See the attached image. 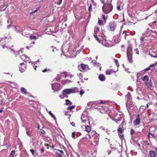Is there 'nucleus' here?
Instances as JSON below:
<instances>
[{"instance_id":"obj_1","label":"nucleus","mask_w":157,"mask_h":157,"mask_svg":"<svg viewBox=\"0 0 157 157\" xmlns=\"http://www.w3.org/2000/svg\"><path fill=\"white\" fill-rule=\"evenodd\" d=\"M151 34V30H150L148 28H147L145 32L142 34V36L140 37V40L141 42H142L145 40H147V39L145 38L149 36Z\"/></svg>"},{"instance_id":"obj_2","label":"nucleus","mask_w":157,"mask_h":157,"mask_svg":"<svg viewBox=\"0 0 157 157\" xmlns=\"http://www.w3.org/2000/svg\"><path fill=\"white\" fill-rule=\"evenodd\" d=\"M109 116L113 120L115 121L117 123H119V122L121 121L122 119H123V115L122 114H117L114 117L110 116V114H109Z\"/></svg>"},{"instance_id":"obj_3","label":"nucleus","mask_w":157,"mask_h":157,"mask_svg":"<svg viewBox=\"0 0 157 157\" xmlns=\"http://www.w3.org/2000/svg\"><path fill=\"white\" fill-rule=\"evenodd\" d=\"M127 56L128 59V62L130 63H132L133 62V60L132 59V52L131 48L128 47L127 49Z\"/></svg>"},{"instance_id":"obj_4","label":"nucleus","mask_w":157,"mask_h":157,"mask_svg":"<svg viewBox=\"0 0 157 157\" xmlns=\"http://www.w3.org/2000/svg\"><path fill=\"white\" fill-rule=\"evenodd\" d=\"M113 9L112 6L110 4H108L105 8H104V6H103L102 10L105 13H107L111 12Z\"/></svg>"},{"instance_id":"obj_5","label":"nucleus","mask_w":157,"mask_h":157,"mask_svg":"<svg viewBox=\"0 0 157 157\" xmlns=\"http://www.w3.org/2000/svg\"><path fill=\"white\" fill-rule=\"evenodd\" d=\"M77 88H75V90L72 89H66L64 90L63 91V94H69L71 93H74L77 92Z\"/></svg>"},{"instance_id":"obj_6","label":"nucleus","mask_w":157,"mask_h":157,"mask_svg":"<svg viewBox=\"0 0 157 157\" xmlns=\"http://www.w3.org/2000/svg\"><path fill=\"white\" fill-rule=\"evenodd\" d=\"M78 68L80 71H82L88 70L89 66L87 65L81 64L78 66Z\"/></svg>"},{"instance_id":"obj_7","label":"nucleus","mask_w":157,"mask_h":157,"mask_svg":"<svg viewBox=\"0 0 157 157\" xmlns=\"http://www.w3.org/2000/svg\"><path fill=\"white\" fill-rule=\"evenodd\" d=\"M60 85L59 83H55L52 85V89L54 92L59 90L60 89Z\"/></svg>"},{"instance_id":"obj_8","label":"nucleus","mask_w":157,"mask_h":157,"mask_svg":"<svg viewBox=\"0 0 157 157\" xmlns=\"http://www.w3.org/2000/svg\"><path fill=\"white\" fill-rule=\"evenodd\" d=\"M109 30L114 31L116 28V24L115 22H113L110 23L109 25Z\"/></svg>"},{"instance_id":"obj_9","label":"nucleus","mask_w":157,"mask_h":157,"mask_svg":"<svg viewBox=\"0 0 157 157\" xmlns=\"http://www.w3.org/2000/svg\"><path fill=\"white\" fill-rule=\"evenodd\" d=\"M21 66L19 67V70L21 72H24L26 70L25 66L23 63H20Z\"/></svg>"},{"instance_id":"obj_10","label":"nucleus","mask_w":157,"mask_h":157,"mask_svg":"<svg viewBox=\"0 0 157 157\" xmlns=\"http://www.w3.org/2000/svg\"><path fill=\"white\" fill-rule=\"evenodd\" d=\"M116 72L115 71H113V70L112 69H109L108 70H107L106 71V74L107 75H110L111 74L114 73H115Z\"/></svg>"},{"instance_id":"obj_11","label":"nucleus","mask_w":157,"mask_h":157,"mask_svg":"<svg viewBox=\"0 0 157 157\" xmlns=\"http://www.w3.org/2000/svg\"><path fill=\"white\" fill-rule=\"evenodd\" d=\"M62 75H64L65 76V78L67 77H69L71 78L73 76L70 75L69 73L66 72H63L61 74Z\"/></svg>"},{"instance_id":"obj_12","label":"nucleus","mask_w":157,"mask_h":157,"mask_svg":"<svg viewBox=\"0 0 157 157\" xmlns=\"http://www.w3.org/2000/svg\"><path fill=\"white\" fill-rule=\"evenodd\" d=\"M149 155L151 157H155L156 156L155 151H149Z\"/></svg>"},{"instance_id":"obj_13","label":"nucleus","mask_w":157,"mask_h":157,"mask_svg":"<svg viewBox=\"0 0 157 157\" xmlns=\"http://www.w3.org/2000/svg\"><path fill=\"white\" fill-rule=\"evenodd\" d=\"M99 79L101 81H104L105 79V77L103 75H100L98 77Z\"/></svg>"},{"instance_id":"obj_14","label":"nucleus","mask_w":157,"mask_h":157,"mask_svg":"<svg viewBox=\"0 0 157 157\" xmlns=\"http://www.w3.org/2000/svg\"><path fill=\"white\" fill-rule=\"evenodd\" d=\"M126 98L127 99L128 102L130 101L131 100V95L130 94L128 93L126 96Z\"/></svg>"},{"instance_id":"obj_15","label":"nucleus","mask_w":157,"mask_h":157,"mask_svg":"<svg viewBox=\"0 0 157 157\" xmlns=\"http://www.w3.org/2000/svg\"><path fill=\"white\" fill-rule=\"evenodd\" d=\"M140 119L139 118H137L136 120L134 121L135 124L136 125H139L140 123Z\"/></svg>"},{"instance_id":"obj_16","label":"nucleus","mask_w":157,"mask_h":157,"mask_svg":"<svg viewBox=\"0 0 157 157\" xmlns=\"http://www.w3.org/2000/svg\"><path fill=\"white\" fill-rule=\"evenodd\" d=\"M154 64H151V65H150L147 68L145 69L144 70V71H148L149 70H151V67H154Z\"/></svg>"},{"instance_id":"obj_17","label":"nucleus","mask_w":157,"mask_h":157,"mask_svg":"<svg viewBox=\"0 0 157 157\" xmlns=\"http://www.w3.org/2000/svg\"><path fill=\"white\" fill-rule=\"evenodd\" d=\"M62 73H61L59 75H58V77L56 78V79L57 80H58V79H61L62 77H64L65 78V76L64 75H61Z\"/></svg>"},{"instance_id":"obj_18","label":"nucleus","mask_w":157,"mask_h":157,"mask_svg":"<svg viewBox=\"0 0 157 157\" xmlns=\"http://www.w3.org/2000/svg\"><path fill=\"white\" fill-rule=\"evenodd\" d=\"M91 128L88 126H87L85 127V131L87 132H89L91 131Z\"/></svg>"},{"instance_id":"obj_19","label":"nucleus","mask_w":157,"mask_h":157,"mask_svg":"<svg viewBox=\"0 0 157 157\" xmlns=\"http://www.w3.org/2000/svg\"><path fill=\"white\" fill-rule=\"evenodd\" d=\"M21 59L23 61H25L26 59L28 58V57L25 55L20 56Z\"/></svg>"},{"instance_id":"obj_20","label":"nucleus","mask_w":157,"mask_h":157,"mask_svg":"<svg viewBox=\"0 0 157 157\" xmlns=\"http://www.w3.org/2000/svg\"><path fill=\"white\" fill-rule=\"evenodd\" d=\"M149 79V77L147 75L144 76L142 78L143 81H148Z\"/></svg>"},{"instance_id":"obj_21","label":"nucleus","mask_w":157,"mask_h":157,"mask_svg":"<svg viewBox=\"0 0 157 157\" xmlns=\"http://www.w3.org/2000/svg\"><path fill=\"white\" fill-rule=\"evenodd\" d=\"M21 90L24 94H27V90L26 89L23 87H21Z\"/></svg>"},{"instance_id":"obj_22","label":"nucleus","mask_w":157,"mask_h":157,"mask_svg":"<svg viewBox=\"0 0 157 157\" xmlns=\"http://www.w3.org/2000/svg\"><path fill=\"white\" fill-rule=\"evenodd\" d=\"M99 31V28L96 26H95L94 28V34H95V35H96L97 33H98V32Z\"/></svg>"},{"instance_id":"obj_23","label":"nucleus","mask_w":157,"mask_h":157,"mask_svg":"<svg viewBox=\"0 0 157 157\" xmlns=\"http://www.w3.org/2000/svg\"><path fill=\"white\" fill-rule=\"evenodd\" d=\"M30 40H32L33 39H35V40H36V39H38V37H37L36 36H32V35H31L30 36Z\"/></svg>"},{"instance_id":"obj_24","label":"nucleus","mask_w":157,"mask_h":157,"mask_svg":"<svg viewBox=\"0 0 157 157\" xmlns=\"http://www.w3.org/2000/svg\"><path fill=\"white\" fill-rule=\"evenodd\" d=\"M91 62L93 63V64L94 66H97L98 67H100L101 66V64L98 63L96 62H93V61H92Z\"/></svg>"},{"instance_id":"obj_25","label":"nucleus","mask_w":157,"mask_h":157,"mask_svg":"<svg viewBox=\"0 0 157 157\" xmlns=\"http://www.w3.org/2000/svg\"><path fill=\"white\" fill-rule=\"evenodd\" d=\"M30 151L32 153L33 155H35L36 154V152L33 149L30 150Z\"/></svg>"},{"instance_id":"obj_26","label":"nucleus","mask_w":157,"mask_h":157,"mask_svg":"<svg viewBox=\"0 0 157 157\" xmlns=\"http://www.w3.org/2000/svg\"><path fill=\"white\" fill-rule=\"evenodd\" d=\"M49 114L53 117L54 118V119L55 120H56V117L53 114L51 111H50L49 112Z\"/></svg>"},{"instance_id":"obj_27","label":"nucleus","mask_w":157,"mask_h":157,"mask_svg":"<svg viewBox=\"0 0 157 157\" xmlns=\"http://www.w3.org/2000/svg\"><path fill=\"white\" fill-rule=\"evenodd\" d=\"M107 16H105V15L104 14L102 15V18L103 19V21H104L105 23L106 19Z\"/></svg>"},{"instance_id":"obj_28","label":"nucleus","mask_w":157,"mask_h":157,"mask_svg":"<svg viewBox=\"0 0 157 157\" xmlns=\"http://www.w3.org/2000/svg\"><path fill=\"white\" fill-rule=\"evenodd\" d=\"M65 101L66 102V104L67 105H72L71 102L68 100H66Z\"/></svg>"},{"instance_id":"obj_29","label":"nucleus","mask_w":157,"mask_h":157,"mask_svg":"<svg viewBox=\"0 0 157 157\" xmlns=\"http://www.w3.org/2000/svg\"><path fill=\"white\" fill-rule=\"evenodd\" d=\"M95 102H89L87 103V105L88 106H89L90 107L93 104H94V103Z\"/></svg>"},{"instance_id":"obj_30","label":"nucleus","mask_w":157,"mask_h":157,"mask_svg":"<svg viewBox=\"0 0 157 157\" xmlns=\"http://www.w3.org/2000/svg\"><path fill=\"white\" fill-rule=\"evenodd\" d=\"M75 107V106L73 105L71 106H69V107H67V109L71 110L74 108Z\"/></svg>"},{"instance_id":"obj_31","label":"nucleus","mask_w":157,"mask_h":157,"mask_svg":"<svg viewBox=\"0 0 157 157\" xmlns=\"http://www.w3.org/2000/svg\"><path fill=\"white\" fill-rule=\"evenodd\" d=\"M146 84L148 87H149V88L151 87V86H152V83L151 82H147Z\"/></svg>"},{"instance_id":"obj_32","label":"nucleus","mask_w":157,"mask_h":157,"mask_svg":"<svg viewBox=\"0 0 157 157\" xmlns=\"http://www.w3.org/2000/svg\"><path fill=\"white\" fill-rule=\"evenodd\" d=\"M94 37L96 39V40H97L98 42L99 43H100L101 42V41L97 37V35H95V34H94Z\"/></svg>"},{"instance_id":"obj_33","label":"nucleus","mask_w":157,"mask_h":157,"mask_svg":"<svg viewBox=\"0 0 157 157\" xmlns=\"http://www.w3.org/2000/svg\"><path fill=\"white\" fill-rule=\"evenodd\" d=\"M15 153V151H11V153L10 155V157H13Z\"/></svg>"},{"instance_id":"obj_34","label":"nucleus","mask_w":157,"mask_h":157,"mask_svg":"<svg viewBox=\"0 0 157 157\" xmlns=\"http://www.w3.org/2000/svg\"><path fill=\"white\" fill-rule=\"evenodd\" d=\"M117 131L118 132L120 133H121L123 132L122 129V128H118Z\"/></svg>"},{"instance_id":"obj_35","label":"nucleus","mask_w":157,"mask_h":157,"mask_svg":"<svg viewBox=\"0 0 157 157\" xmlns=\"http://www.w3.org/2000/svg\"><path fill=\"white\" fill-rule=\"evenodd\" d=\"M71 136L73 138L75 139L76 138L75 135V132H73L72 133Z\"/></svg>"},{"instance_id":"obj_36","label":"nucleus","mask_w":157,"mask_h":157,"mask_svg":"<svg viewBox=\"0 0 157 157\" xmlns=\"http://www.w3.org/2000/svg\"><path fill=\"white\" fill-rule=\"evenodd\" d=\"M114 61L115 62V63L116 64V65L117 66V67H118L119 66V64L118 63V62L117 60V59H114Z\"/></svg>"},{"instance_id":"obj_37","label":"nucleus","mask_w":157,"mask_h":157,"mask_svg":"<svg viewBox=\"0 0 157 157\" xmlns=\"http://www.w3.org/2000/svg\"><path fill=\"white\" fill-rule=\"evenodd\" d=\"M98 23L100 25L103 24V22L101 20H100L99 19L98 20Z\"/></svg>"},{"instance_id":"obj_38","label":"nucleus","mask_w":157,"mask_h":157,"mask_svg":"<svg viewBox=\"0 0 157 157\" xmlns=\"http://www.w3.org/2000/svg\"><path fill=\"white\" fill-rule=\"evenodd\" d=\"M56 155L57 157H62V155L61 154L59 153L58 152L56 153Z\"/></svg>"},{"instance_id":"obj_39","label":"nucleus","mask_w":157,"mask_h":157,"mask_svg":"<svg viewBox=\"0 0 157 157\" xmlns=\"http://www.w3.org/2000/svg\"><path fill=\"white\" fill-rule=\"evenodd\" d=\"M39 9H40V7H38L37 8H36V9L34 11H33V12H31V13H36V12L38 10H39Z\"/></svg>"},{"instance_id":"obj_40","label":"nucleus","mask_w":157,"mask_h":157,"mask_svg":"<svg viewBox=\"0 0 157 157\" xmlns=\"http://www.w3.org/2000/svg\"><path fill=\"white\" fill-rule=\"evenodd\" d=\"M99 140V137L97 136V139L95 141V143L96 145H98V141Z\"/></svg>"},{"instance_id":"obj_41","label":"nucleus","mask_w":157,"mask_h":157,"mask_svg":"<svg viewBox=\"0 0 157 157\" xmlns=\"http://www.w3.org/2000/svg\"><path fill=\"white\" fill-rule=\"evenodd\" d=\"M84 93V91L83 90H80V95H82Z\"/></svg>"},{"instance_id":"obj_42","label":"nucleus","mask_w":157,"mask_h":157,"mask_svg":"<svg viewBox=\"0 0 157 157\" xmlns=\"http://www.w3.org/2000/svg\"><path fill=\"white\" fill-rule=\"evenodd\" d=\"M103 101L102 100H100L99 101H98L97 102V104H103Z\"/></svg>"},{"instance_id":"obj_43","label":"nucleus","mask_w":157,"mask_h":157,"mask_svg":"<svg viewBox=\"0 0 157 157\" xmlns=\"http://www.w3.org/2000/svg\"><path fill=\"white\" fill-rule=\"evenodd\" d=\"M131 134L132 135L135 133L134 131L132 129H131Z\"/></svg>"},{"instance_id":"obj_44","label":"nucleus","mask_w":157,"mask_h":157,"mask_svg":"<svg viewBox=\"0 0 157 157\" xmlns=\"http://www.w3.org/2000/svg\"><path fill=\"white\" fill-rule=\"evenodd\" d=\"M92 10V5L90 4L89 7V11L91 12Z\"/></svg>"},{"instance_id":"obj_45","label":"nucleus","mask_w":157,"mask_h":157,"mask_svg":"<svg viewBox=\"0 0 157 157\" xmlns=\"http://www.w3.org/2000/svg\"><path fill=\"white\" fill-rule=\"evenodd\" d=\"M105 131L108 134H109L110 133V131L108 129H105Z\"/></svg>"},{"instance_id":"obj_46","label":"nucleus","mask_w":157,"mask_h":157,"mask_svg":"<svg viewBox=\"0 0 157 157\" xmlns=\"http://www.w3.org/2000/svg\"><path fill=\"white\" fill-rule=\"evenodd\" d=\"M121 50L122 51H124V50H125L124 46H123V45H122L121 47Z\"/></svg>"},{"instance_id":"obj_47","label":"nucleus","mask_w":157,"mask_h":157,"mask_svg":"<svg viewBox=\"0 0 157 157\" xmlns=\"http://www.w3.org/2000/svg\"><path fill=\"white\" fill-rule=\"evenodd\" d=\"M135 51L136 52V53L138 55L139 54V52L138 51V49L137 48H136L135 49Z\"/></svg>"},{"instance_id":"obj_48","label":"nucleus","mask_w":157,"mask_h":157,"mask_svg":"<svg viewBox=\"0 0 157 157\" xmlns=\"http://www.w3.org/2000/svg\"><path fill=\"white\" fill-rule=\"evenodd\" d=\"M154 133L155 135H157V128L155 129Z\"/></svg>"},{"instance_id":"obj_49","label":"nucleus","mask_w":157,"mask_h":157,"mask_svg":"<svg viewBox=\"0 0 157 157\" xmlns=\"http://www.w3.org/2000/svg\"><path fill=\"white\" fill-rule=\"evenodd\" d=\"M58 151H59L63 155L64 154V153L63 151L62 150H57Z\"/></svg>"},{"instance_id":"obj_50","label":"nucleus","mask_w":157,"mask_h":157,"mask_svg":"<svg viewBox=\"0 0 157 157\" xmlns=\"http://www.w3.org/2000/svg\"><path fill=\"white\" fill-rule=\"evenodd\" d=\"M18 53L19 55L21 54H22V51L21 50H19L18 51Z\"/></svg>"},{"instance_id":"obj_51","label":"nucleus","mask_w":157,"mask_h":157,"mask_svg":"<svg viewBox=\"0 0 157 157\" xmlns=\"http://www.w3.org/2000/svg\"><path fill=\"white\" fill-rule=\"evenodd\" d=\"M49 69H45L44 70L42 71L44 72H46L47 71H49Z\"/></svg>"},{"instance_id":"obj_52","label":"nucleus","mask_w":157,"mask_h":157,"mask_svg":"<svg viewBox=\"0 0 157 157\" xmlns=\"http://www.w3.org/2000/svg\"><path fill=\"white\" fill-rule=\"evenodd\" d=\"M117 9L118 10H121V7H120V6H117Z\"/></svg>"},{"instance_id":"obj_53","label":"nucleus","mask_w":157,"mask_h":157,"mask_svg":"<svg viewBox=\"0 0 157 157\" xmlns=\"http://www.w3.org/2000/svg\"><path fill=\"white\" fill-rule=\"evenodd\" d=\"M71 123V125L72 126H75V123H74V122H72Z\"/></svg>"},{"instance_id":"obj_54","label":"nucleus","mask_w":157,"mask_h":157,"mask_svg":"<svg viewBox=\"0 0 157 157\" xmlns=\"http://www.w3.org/2000/svg\"><path fill=\"white\" fill-rule=\"evenodd\" d=\"M40 150L42 152H43L44 151V149L43 147H42V148L40 149Z\"/></svg>"},{"instance_id":"obj_55","label":"nucleus","mask_w":157,"mask_h":157,"mask_svg":"<svg viewBox=\"0 0 157 157\" xmlns=\"http://www.w3.org/2000/svg\"><path fill=\"white\" fill-rule=\"evenodd\" d=\"M63 0H60V2L58 3V5H59L61 3Z\"/></svg>"},{"instance_id":"obj_56","label":"nucleus","mask_w":157,"mask_h":157,"mask_svg":"<svg viewBox=\"0 0 157 157\" xmlns=\"http://www.w3.org/2000/svg\"><path fill=\"white\" fill-rule=\"evenodd\" d=\"M100 128H101L104 131H105V129L104 128H103L102 127H101Z\"/></svg>"},{"instance_id":"obj_57","label":"nucleus","mask_w":157,"mask_h":157,"mask_svg":"<svg viewBox=\"0 0 157 157\" xmlns=\"http://www.w3.org/2000/svg\"><path fill=\"white\" fill-rule=\"evenodd\" d=\"M81 119L82 120V121L83 122H85L86 121L85 120H84L82 118H81Z\"/></svg>"},{"instance_id":"obj_58","label":"nucleus","mask_w":157,"mask_h":157,"mask_svg":"<svg viewBox=\"0 0 157 157\" xmlns=\"http://www.w3.org/2000/svg\"><path fill=\"white\" fill-rule=\"evenodd\" d=\"M155 151L156 152L157 154V147H155L154 149Z\"/></svg>"},{"instance_id":"obj_59","label":"nucleus","mask_w":157,"mask_h":157,"mask_svg":"<svg viewBox=\"0 0 157 157\" xmlns=\"http://www.w3.org/2000/svg\"><path fill=\"white\" fill-rule=\"evenodd\" d=\"M100 1L102 3H104V1L103 0H100Z\"/></svg>"},{"instance_id":"obj_60","label":"nucleus","mask_w":157,"mask_h":157,"mask_svg":"<svg viewBox=\"0 0 157 157\" xmlns=\"http://www.w3.org/2000/svg\"><path fill=\"white\" fill-rule=\"evenodd\" d=\"M92 3H94V0H91Z\"/></svg>"},{"instance_id":"obj_61","label":"nucleus","mask_w":157,"mask_h":157,"mask_svg":"<svg viewBox=\"0 0 157 157\" xmlns=\"http://www.w3.org/2000/svg\"><path fill=\"white\" fill-rule=\"evenodd\" d=\"M124 33L125 34V35H126V32L125 31H124L123 32V33H122V34H123Z\"/></svg>"},{"instance_id":"obj_62","label":"nucleus","mask_w":157,"mask_h":157,"mask_svg":"<svg viewBox=\"0 0 157 157\" xmlns=\"http://www.w3.org/2000/svg\"><path fill=\"white\" fill-rule=\"evenodd\" d=\"M139 117H140L139 114H138V115H137V118H139Z\"/></svg>"},{"instance_id":"obj_63","label":"nucleus","mask_w":157,"mask_h":157,"mask_svg":"<svg viewBox=\"0 0 157 157\" xmlns=\"http://www.w3.org/2000/svg\"><path fill=\"white\" fill-rule=\"evenodd\" d=\"M39 60H38L37 61H36V62H35V63L37 64V62H39Z\"/></svg>"},{"instance_id":"obj_64","label":"nucleus","mask_w":157,"mask_h":157,"mask_svg":"<svg viewBox=\"0 0 157 157\" xmlns=\"http://www.w3.org/2000/svg\"><path fill=\"white\" fill-rule=\"evenodd\" d=\"M99 67V70L100 71H101V67L100 66V67Z\"/></svg>"}]
</instances>
